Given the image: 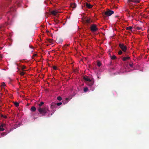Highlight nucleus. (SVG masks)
Listing matches in <instances>:
<instances>
[{
	"instance_id": "412c9836",
	"label": "nucleus",
	"mask_w": 149,
	"mask_h": 149,
	"mask_svg": "<svg viewBox=\"0 0 149 149\" xmlns=\"http://www.w3.org/2000/svg\"><path fill=\"white\" fill-rule=\"evenodd\" d=\"M7 133L6 132H3L1 133V134L2 136H3L5 135H6L7 134Z\"/></svg>"
},
{
	"instance_id": "f8f14e48",
	"label": "nucleus",
	"mask_w": 149,
	"mask_h": 149,
	"mask_svg": "<svg viewBox=\"0 0 149 149\" xmlns=\"http://www.w3.org/2000/svg\"><path fill=\"white\" fill-rule=\"evenodd\" d=\"M70 6L72 8H74L76 7L77 5L75 3H72L71 4Z\"/></svg>"
},
{
	"instance_id": "423d86ee",
	"label": "nucleus",
	"mask_w": 149,
	"mask_h": 149,
	"mask_svg": "<svg viewBox=\"0 0 149 149\" xmlns=\"http://www.w3.org/2000/svg\"><path fill=\"white\" fill-rule=\"evenodd\" d=\"M6 124L2 123L0 125V132L3 131L4 130V128L6 127Z\"/></svg>"
},
{
	"instance_id": "5701e85b",
	"label": "nucleus",
	"mask_w": 149,
	"mask_h": 149,
	"mask_svg": "<svg viewBox=\"0 0 149 149\" xmlns=\"http://www.w3.org/2000/svg\"><path fill=\"white\" fill-rule=\"evenodd\" d=\"M97 65L98 66L100 67L101 65V63L100 61H98L97 62Z\"/></svg>"
},
{
	"instance_id": "473e14b6",
	"label": "nucleus",
	"mask_w": 149,
	"mask_h": 149,
	"mask_svg": "<svg viewBox=\"0 0 149 149\" xmlns=\"http://www.w3.org/2000/svg\"><path fill=\"white\" fill-rule=\"evenodd\" d=\"M52 41H53V40H49V42L51 43H52Z\"/></svg>"
},
{
	"instance_id": "dca6fc26",
	"label": "nucleus",
	"mask_w": 149,
	"mask_h": 149,
	"mask_svg": "<svg viewBox=\"0 0 149 149\" xmlns=\"http://www.w3.org/2000/svg\"><path fill=\"white\" fill-rule=\"evenodd\" d=\"M85 21L86 23L88 24L90 23L91 22L90 19H86Z\"/></svg>"
},
{
	"instance_id": "a19ab883",
	"label": "nucleus",
	"mask_w": 149,
	"mask_h": 149,
	"mask_svg": "<svg viewBox=\"0 0 149 149\" xmlns=\"http://www.w3.org/2000/svg\"><path fill=\"white\" fill-rule=\"evenodd\" d=\"M30 47V48H32V47Z\"/></svg>"
},
{
	"instance_id": "2f4dec72",
	"label": "nucleus",
	"mask_w": 149,
	"mask_h": 149,
	"mask_svg": "<svg viewBox=\"0 0 149 149\" xmlns=\"http://www.w3.org/2000/svg\"><path fill=\"white\" fill-rule=\"evenodd\" d=\"M53 68L54 69L56 70V69L57 68L56 66H54L53 67Z\"/></svg>"
},
{
	"instance_id": "4468645a",
	"label": "nucleus",
	"mask_w": 149,
	"mask_h": 149,
	"mask_svg": "<svg viewBox=\"0 0 149 149\" xmlns=\"http://www.w3.org/2000/svg\"><path fill=\"white\" fill-rule=\"evenodd\" d=\"M51 13L52 15H56L57 13V12L55 10L52 11Z\"/></svg>"
},
{
	"instance_id": "c756f323",
	"label": "nucleus",
	"mask_w": 149,
	"mask_h": 149,
	"mask_svg": "<svg viewBox=\"0 0 149 149\" xmlns=\"http://www.w3.org/2000/svg\"><path fill=\"white\" fill-rule=\"evenodd\" d=\"M136 29L138 30H140L141 29V28L139 27H137L136 28Z\"/></svg>"
},
{
	"instance_id": "b1692460",
	"label": "nucleus",
	"mask_w": 149,
	"mask_h": 149,
	"mask_svg": "<svg viewBox=\"0 0 149 149\" xmlns=\"http://www.w3.org/2000/svg\"><path fill=\"white\" fill-rule=\"evenodd\" d=\"M26 68V67L24 65H23L22 66V70L23 71H24V70Z\"/></svg>"
},
{
	"instance_id": "7ed1b4c3",
	"label": "nucleus",
	"mask_w": 149,
	"mask_h": 149,
	"mask_svg": "<svg viewBox=\"0 0 149 149\" xmlns=\"http://www.w3.org/2000/svg\"><path fill=\"white\" fill-rule=\"evenodd\" d=\"M119 46L122 50L124 52H125L127 49V47L125 45L123 44L120 43L119 44Z\"/></svg>"
},
{
	"instance_id": "bb28decb",
	"label": "nucleus",
	"mask_w": 149,
	"mask_h": 149,
	"mask_svg": "<svg viewBox=\"0 0 149 149\" xmlns=\"http://www.w3.org/2000/svg\"><path fill=\"white\" fill-rule=\"evenodd\" d=\"M6 86V84L4 82H3L1 85V87H4Z\"/></svg>"
},
{
	"instance_id": "4be33fe9",
	"label": "nucleus",
	"mask_w": 149,
	"mask_h": 149,
	"mask_svg": "<svg viewBox=\"0 0 149 149\" xmlns=\"http://www.w3.org/2000/svg\"><path fill=\"white\" fill-rule=\"evenodd\" d=\"M69 45H65L63 47V48L64 49H65L66 48V47L68 46Z\"/></svg>"
},
{
	"instance_id": "ea45409f",
	"label": "nucleus",
	"mask_w": 149,
	"mask_h": 149,
	"mask_svg": "<svg viewBox=\"0 0 149 149\" xmlns=\"http://www.w3.org/2000/svg\"><path fill=\"white\" fill-rule=\"evenodd\" d=\"M0 57H1V55H0Z\"/></svg>"
},
{
	"instance_id": "6e6552de",
	"label": "nucleus",
	"mask_w": 149,
	"mask_h": 149,
	"mask_svg": "<svg viewBox=\"0 0 149 149\" xmlns=\"http://www.w3.org/2000/svg\"><path fill=\"white\" fill-rule=\"evenodd\" d=\"M56 103L55 102L52 103L51 104V107L52 109L56 108Z\"/></svg>"
},
{
	"instance_id": "aec40b11",
	"label": "nucleus",
	"mask_w": 149,
	"mask_h": 149,
	"mask_svg": "<svg viewBox=\"0 0 149 149\" xmlns=\"http://www.w3.org/2000/svg\"><path fill=\"white\" fill-rule=\"evenodd\" d=\"M44 104V103L43 102H40V103L38 104L39 107H41L42 106V105L43 104Z\"/></svg>"
},
{
	"instance_id": "c85d7f7f",
	"label": "nucleus",
	"mask_w": 149,
	"mask_h": 149,
	"mask_svg": "<svg viewBox=\"0 0 149 149\" xmlns=\"http://www.w3.org/2000/svg\"><path fill=\"white\" fill-rule=\"evenodd\" d=\"M62 104V103L61 102H59V103H56V106H60V105H61V104Z\"/></svg>"
},
{
	"instance_id": "72a5a7b5",
	"label": "nucleus",
	"mask_w": 149,
	"mask_h": 149,
	"mask_svg": "<svg viewBox=\"0 0 149 149\" xmlns=\"http://www.w3.org/2000/svg\"><path fill=\"white\" fill-rule=\"evenodd\" d=\"M129 65L131 67H132L133 66V64H130Z\"/></svg>"
},
{
	"instance_id": "79ce46f5",
	"label": "nucleus",
	"mask_w": 149,
	"mask_h": 149,
	"mask_svg": "<svg viewBox=\"0 0 149 149\" xmlns=\"http://www.w3.org/2000/svg\"><path fill=\"white\" fill-rule=\"evenodd\" d=\"M116 17H117V16H115Z\"/></svg>"
},
{
	"instance_id": "393cba45",
	"label": "nucleus",
	"mask_w": 149,
	"mask_h": 149,
	"mask_svg": "<svg viewBox=\"0 0 149 149\" xmlns=\"http://www.w3.org/2000/svg\"><path fill=\"white\" fill-rule=\"evenodd\" d=\"M57 99L58 100L60 101L62 100V98L60 96H58L57 97Z\"/></svg>"
},
{
	"instance_id": "f257e3e1",
	"label": "nucleus",
	"mask_w": 149,
	"mask_h": 149,
	"mask_svg": "<svg viewBox=\"0 0 149 149\" xmlns=\"http://www.w3.org/2000/svg\"><path fill=\"white\" fill-rule=\"evenodd\" d=\"M38 110L40 114L42 116H45V114L47 113V111H49V109L46 107L41 108L39 107Z\"/></svg>"
},
{
	"instance_id": "7c9ffc66",
	"label": "nucleus",
	"mask_w": 149,
	"mask_h": 149,
	"mask_svg": "<svg viewBox=\"0 0 149 149\" xmlns=\"http://www.w3.org/2000/svg\"><path fill=\"white\" fill-rule=\"evenodd\" d=\"M24 73L23 72H20V74L21 75L23 76L24 75Z\"/></svg>"
},
{
	"instance_id": "c9c22d12",
	"label": "nucleus",
	"mask_w": 149,
	"mask_h": 149,
	"mask_svg": "<svg viewBox=\"0 0 149 149\" xmlns=\"http://www.w3.org/2000/svg\"><path fill=\"white\" fill-rule=\"evenodd\" d=\"M2 117H3L4 118H6V116H3V115H2Z\"/></svg>"
},
{
	"instance_id": "9b49d317",
	"label": "nucleus",
	"mask_w": 149,
	"mask_h": 149,
	"mask_svg": "<svg viewBox=\"0 0 149 149\" xmlns=\"http://www.w3.org/2000/svg\"><path fill=\"white\" fill-rule=\"evenodd\" d=\"M130 59V57L129 56L124 57L122 58V60L124 61H126L127 60H129Z\"/></svg>"
},
{
	"instance_id": "cd10ccee",
	"label": "nucleus",
	"mask_w": 149,
	"mask_h": 149,
	"mask_svg": "<svg viewBox=\"0 0 149 149\" xmlns=\"http://www.w3.org/2000/svg\"><path fill=\"white\" fill-rule=\"evenodd\" d=\"M123 53V52L121 50H120L118 52V54L119 55H121V54Z\"/></svg>"
},
{
	"instance_id": "ddd939ff",
	"label": "nucleus",
	"mask_w": 149,
	"mask_h": 149,
	"mask_svg": "<svg viewBox=\"0 0 149 149\" xmlns=\"http://www.w3.org/2000/svg\"><path fill=\"white\" fill-rule=\"evenodd\" d=\"M16 8H11L10 9V10L9 11H8V12H11L12 11H15Z\"/></svg>"
},
{
	"instance_id": "f03ea898",
	"label": "nucleus",
	"mask_w": 149,
	"mask_h": 149,
	"mask_svg": "<svg viewBox=\"0 0 149 149\" xmlns=\"http://www.w3.org/2000/svg\"><path fill=\"white\" fill-rule=\"evenodd\" d=\"M90 29L92 32H94L97 31L98 29L95 24H93L91 26Z\"/></svg>"
},
{
	"instance_id": "f3484780",
	"label": "nucleus",
	"mask_w": 149,
	"mask_h": 149,
	"mask_svg": "<svg viewBox=\"0 0 149 149\" xmlns=\"http://www.w3.org/2000/svg\"><path fill=\"white\" fill-rule=\"evenodd\" d=\"M132 27L131 26H129L128 27L126 28V30H130L131 31H132Z\"/></svg>"
},
{
	"instance_id": "20e7f679",
	"label": "nucleus",
	"mask_w": 149,
	"mask_h": 149,
	"mask_svg": "<svg viewBox=\"0 0 149 149\" xmlns=\"http://www.w3.org/2000/svg\"><path fill=\"white\" fill-rule=\"evenodd\" d=\"M114 12L112 10H108L106 11L105 13L104 14L107 16H110L112 14H113Z\"/></svg>"
},
{
	"instance_id": "4c0bfd02",
	"label": "nucleus",
	"mask_w": 149,
	"mask_h": 149,
	"mask_svg": "<svg viewBox=\"0 0 149 149\" xmlns=\"http://www.w3.org/2000/svg\"><path fill=\"white\" fill-rule=\"evenodd\" d=\"M97 78H98V79H99V78H99V77H97Z\"/></svg>"
},
{
	"instance_id": "39448f33",
	"label": "nucleus",
	"mask_w": 149,
	"mask_h": 149,
	"mask_svg": "<svg viewBox=\"0 0 149 149\" xmlns=\"http://www.w3.org/2000/svg\"><path fill=\"white\" fill-rule=\"evenodd\" d=\"M139 2V1L138 0H128V2L130 5H133L132 2L134 3H138Z\"/></svg>"
},
{
	"instance_id": "58836bf2",
	"label": "nucleus",
	"mask_w": 149,
	"mask_h": 149,
	"mask_svg": "<svg viewBox=\"0 0 149 149\" xmlns=\"http://www.w3.org/2000/svg\"><path fill=\"white\" fill-rule=\"evenodd\" d=\"M1 30V27H0V31Z\"/></svg>"
},
{
	"instance_id": "9d476101",
	"label": "nucleus",
	"mask_w": 149,
	"mask_h": 149,
	"mask_svg": "<svg viewBox=\"0 0 149 149\" xmlns=\"http://www.w3.org/2000/svg\"><path fill=\"white\" fill-rule=\"evenodd\" d=\"M86 7L88 8H91L93 6V5H91V4L87 2L86 3Z\"/></svg>"
},
{
	"instance_id": "a211bd4d",
	"label": "nucleus",
	"mask_w": 149,
	"mask_h": 149,
	"mask_svg": "<svg viewBox=\"0 0 149 149\" xmlns=\"http://www.w3.org/2000/svg\"><path fill=\"white\" fill-rule=\"evenodd\" d=\"M14 104L17 107H18L19 106V103L17 102H14Z\"/></svg>"
},
{
	"instance_id": "a878e982",
	"label": "nucleus",
	"mask_w": 149,
	"mask_h": 149,
	"mask_svg": "<svg viewBox=\"0 0 149 149\" xmlns=\"http://www.w3.org/2000/svg\"><path fill=\"white\" fill-rule=\"evenodd\" d=\"M88 90V88L87 87H85L84 88V92H86Z\"/></svg>"
},
{
	"instance_id": "6ab92c4d",
	"label": "nucleus",
	"mask_w": 149,
	"mask_h": 149,
	"mask_svg": "<svg viewBox=\"0 0 149 149\" xmlns=\"http://www.w3.org/2000/svg\"><path fill=\"white\" fill-rule=\"evenodd\" d=\"M111 58L112 60H114L116 58V56L115 55H113L111 57Z\"/></svg>"
},
{
	"instance_id": "f704fd0d",
	"label": "nucleus",
	"mask_w": 149,
	"mask_h": 149,
	"mask_svg": "<svg viewBox=\"0 0 149 149\" xmlns=\"http://www.w3.org/2000/svg\"><path fill=\"white\" fill-rule=\"evenodd\" d=\"M37 55V54H34L33 55V57H34L35 56H36Z\"/></svg>"
},
{
	"instance_id": "e433bc0d",
	"label": "nucleus",
	"mask_w": 149,
	"mask_h": 149,
	"mask_svg": "<svg viewBox=\"0 0 149 149\" xmlns=\"http://www.w3.org/2000/svg\"><path fill=\"white\" fill-rule=\"evenodd\" d=\"M66 100H68V98H66Z\"/></svg>"
},
{
	"instance_id": "2eb2a0df",
	"label": "nucleus",
	"mask_w": 149,
	"mask_h": 149,
	"mask_svg": "<svg viewBox=\"0 0 149 149\" xmlns=\"http://www.w3.org/2000/svg\"><path fill=\"white\" fill-rule=\"evenodd\" d=\"M31 110L32 111H35L36 110V108L35 107L33 106L31 107Z\"/></svg>"
},
{
	"instance_id": "0eeeda50",
	"label": "nucleus",
	"mask_w": 149,
	"mask_h": 149,
	"mask_svg": "<svg viewBox=\"0 0 149 149\" xmlns=\"http://www.w3.org/2000/svg\"><path fill=\"white\" fill-rule=\"evenodd\" d=\"M94 82V79L92 78V79L90 81L87 82V84L89 86H91L93 85Z\"/></svg>"
},
{
	"instance_id": "1a4fd4ad",
	"label": "nucleus",
	"mask_w": 149,
	"mask_h": 149,
	"mask_svg": "<svg viewBox=\"0 0 149 149\" xmlns=\"http://www.w3.org/2000/svg\"><path fill=\"white\" fill-rule=\"evenodd\" d=\"M84 80L87 82H88V81H90L92 79V78L91 79H90L88 77L84 76Z\"/></svg>"
}]
</instances>
